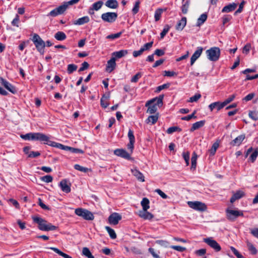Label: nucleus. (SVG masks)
<instances>
[{"label": "nucleus", "instance_id": "nucleus-11", "mask_svg": "<svg viewBox=\"0 0 258 258\" xmlns=\"http://www.w3.org/2000/svg\"><path fill=\"white\" fill-rule=\"evenodd\" d=\"M164 95H160L158 97H155L148 101L145 104V106H148L150 104H154L157 106L160 107L163 105V99Z\"/></svg>", "mask_w": 258, "mask_h": 258}, {"label": "nucleus", "instance_id": "nucleus-20", "mask_svg": "<svg viewBox=\"0 0 258 258\" xmlns=\"http://www.w3.org/2000/svg\"><path fill=\"white\" fill-rule=\"evenodd\" d=\"M224 106V105L223 102H215L210 104L209 105V108L210 109L211 111H212L213 109H217L218 111L220 110L222 108H223Z\"/></svg>", "mask_w": 258, "mask_h": 258}, {"label": "nucleus", "instance_id": "nucleus-57", "mask_svg": "<svg viewBox=\"0 0 258 258\" xmlns=\"http://www.w3.org/2000/svg\"><path fill=\"white\" fill-rule=\"evenodd\" d=\"M170 247L178 251L183 252L186 250V248L178 245H171Z\"/></svg>", "mask_w": 258, "mask_h": 258}, {"label": "nucleus", "instance_id": "nucleus-60", "mask_svg": "<svg viewBox=\"0 0 258 258\" xmlns=\"http://www.w3.org/2000/svg\"><path fill=\"white\" fill-rule=\"evenodd\" d=\"M127 136H128L130 141L135 142V136L134 135V132L132 130H131V129L129 130V131L128 132Z\"/></svg>", "mask_w": 258, "mask_h": 258}, {"label": "nucleus", "instance_id": "nucleus-22", "mask_svg": "<svg viewBox=\"0 0 258 258\" xmlns=\"http://www.w3.org/2000/svg\"><path fill=\"white\" fill-rule=\"evenodd\" d=\"M109 93L107 95L103 94L100 100V105L103 108H106L108 106L109 103L108 102V100L109 99Z\"/></svg>", "mask_w": 258, "mask_h": 258}, {"label": "nucleus", "instance_id": "nucleus-16", "mask_svg": "<svg viewBox=\"0 0 258 258\" xmlns=\"http://www.w3.org/2000/svg\"><path fill=\"white\" fill-rule=\"evenodd\" d=\"M203 50L202 47H198L197 49L195 51L190 58V65L194 64L196 60L200 57Z\"/></svg>", "mask_w": 258, "mask_h": 258}, {"label": "nucleus", "instance_id": "nucleus-62", "mask_svg": "<svg viewBox=\"0 0 258 258\" xmlns=\"http://www.w3.org/2000/svg\"><path fill=\"white\" fill-rule=\"evenodd\" d=\"M89 67V63L86 61H84L82 63L81 67L79 69V72L84 71V70L87 69Z\"/></svg>", "mask_w": 258, "mask_h": 258}, {"label": "nucleus", "instance_id": "nucleus-6", "mask_svg": "<svg viewBox=\"0 0 258 258\" xmlns=\"http://www.w3.org/2000/svg\"><path fill=\"white\" fill-rule=\"evenodd\" d=\"M75 213L78 216L82 217L86 220H93L94 216L93 213L89 210L79 208L75 209Z\"/></svg>", "mask_w": 258, "mask_h": 258}, {"label": "nucleus", "instance_id": "nucleus-35", "mask_svg": "<svg viewBox=\"0 0 258 258\" xmlns=\"http://www.w3.org/2000/svg\"><path fill=\"white\" fill-rule=\"evenodd\" d=\"M45 144H47V145L51 147H56L61 150L63 146V145L61 144L58 143L54 141H49V140L48 141L45 142Z\"/></svg>", "mask_w": 258, "mask_h": 258}, {"label": "nucleus", "instance_id": "nucleus-37", "mask_svg": "<svg viewBox=\"0 0 258 258\" xmlns=\"http://www.w3.org/2000/svg\"><path fill=\"white\" fill-rule=\"evenodd\" d=\"M197 155L196 153V152H194L191 159V169H195L197 166Z\"/></svg>", "mask_w": 258, "mask_h": 258}, {"label": "nucleus", "instance_id": "nucleus-1", "mask_svg": "<svg viewBox=\"0 0 258 258\" xmlns=\"http://www.w3.org/2000/svg\"><path fill=\"white\" fill-rule=\"evenodd\" d=\"M32 218L34 223L38 224V227L41 231H53L57 229L56 226L52 225L51 223H47L45 219L40 217L33 216Z\"/></svg>", "mask_w": 258, "mask_h": 258}, {"label": "nucleus", "instance_id": "nucleus-4", "mask_svg": "<svg viewBox=\"0 0 258 258\" xmlns=\"http://www.w3.org/2000/svg\"><path fill=\"white\" fill-rule=\"evenodd\" d=\"M226 218L231 222H234L239 217L243 216L242 211L232 210L228 208L225 210Z\"/></svg>", "mask_w": 258, "mask_h": 258}, {"label": "nucleus", "instance_id": "nucleus-17", "mask_svg": "<svg viewBox=\"0 0 258 258\" xmlns=\"http://www.w3.org/2000/svg\"><path fill=\"white\" fill-rule=\"evenodd\" d=\"M132 173L141 182L145 181V177L136 167L131 169Z\"/></svg>", "mask_w": 258, "mask_h": 258}, {"label": "nucleus", "instance_id": "nucleus-52", "mask_svg": "<svg viewBox=\"0 0 258 258\" xmlns=\"http://www.w3.org/2000/svg\"><path fill=\"white\" fill-rule=\"evenodd\" d=\"M41 180H42L46 183H49V182H51L52 181L53 178H52V176H51L50 175H47L41 177Z\"/></svg>", "mask_w": 258, "mask_h": 258}, {"label": "nucleus", "instance_id": "nucleus-28", "mask_svg": "<svg viewBox=\"0 0 258 258\" xmlns=\"http://www.w3.org/2000/svg\"><path fill=\"white\" fill-rule=\"evenodd\" d=\"M128 53L127 50H120L118 51H115L112 53V55L113 57H115V58H120L126 55Z\"/></svg>", "mask_w": 258, "mask_h": 258}, {"label": "nucleus", "instance_id": "nucleus-29", "mask_svg": "<svg viewBox=\"0 0 258 258\" xmlns=\"http://www.w3.org/2000/svg\"><path fill=\"white\" fill-rule=\"evenodd\" d=\"M90 19L88 16H84L75 21L74 22L75 25H82L89 22Z\"/></svg>", "mask_w": 258, "mask_h": 258}, {"label": "nucleus", "instance_id": "nucleus-58", "mask_svg": "<svg viewBox=\"0 0 258 258\" xmlns=\"http://www.w3.org/2000/svg\"><path fill=\"white\" fill-rule=\"evenodd\" d=\"M201 97L200 94H196L194 96L191 97L188 100L189 102H194L197 101Z\"/></svg>", "mask_w": 258, "mask_h": 258}, {"label": "nucleus", "instance_id": "nucleus-21", "mask_svg": "<svg viewBox=\"0 0 258 258\" xmlns=\"http://www.w3.org/2000/svg\"><path fill=\"white\" fill-rule=\"evenodd\" d=\"M186 24V18L183 17L179 21L175 27L176 30L177 31H181L183 29Z\"/></svg>", "mask_w": 258, "mask_h": 258}, {"label": "nucleus", "instance_id": "nucleus-59", "mask_svg": "<svg viewBox=\"0 0 258 258\" xmlns=\"http://www.w3.org/2000/svg\"><path fill=\"white\" fill-rule=\"evenodd\" d=\"M235 97V95L233 94L231 95L229 98L226 99L224 102H223L224 106H225L226 105H227L228 103H230L231 101H232L234 99Z\"/></svg>", "mask_w": 258, "mask_h": 258}, {"label": "nucleus", "instance_id": "nucleus-15", "mask_svg": "<svg viewBox=\"0 0 258 258\" xmlns=\"http://www.w3.org/2000/svg\"><path fill=\"white\" fill-rule=\"evenodd\" d=\"M121 218V216L118 213H113L109 216L108 220L109 224L115 225L118 223Z\"/></svg>", "mask_w": 258, "mask_h": 258}, {"label": "nucleus", "instance_id": "nucleus-24", "mask_svg": "<svg viewBox=\"0 0 258 258\" xmlns=\"http://www.w3.org/2000/svg\"><path fill=\"white\" fill-rule=\"evenodd\" d=\"M245 139L244 135H241L237 137H236L234 140H233L230 143L231 145L233 146H239L242 141Z\"/></svg>", "mask_w": 258, "mask_h": 258}, {"label": "nucleus", "instance_id": "nucleus-51", "mask_svg": "<svg viewBox=\"0 0 258 258\" xmlns=\"http://www.w3.org/2000/svg\"><path fill=\"white\" fill-rule=\"evenodd\" d=\"M142 76V74L141 72L138 73L136 75H135L134 76L132 77L131 79V81L132 83H137L139 79L141 78Z\"/></svg>", "mask_w": 258, "mask_h": 258}, {"label": "nucleus", "instance_id": "nucleus-41", "mask_svg": "<svg viewBox=\"0 0 258 258\" xmlns=\"http://www.w3.org/2000/svg\"><path fill=\"white\" fill-rule=\"evenodd\" d=\"M82 253L88 258H94V256L92 254L90 250L87 247H84L83 248Z\"/></svg>", "mask_w": 258, "mask_h": 258}, {"label": "nucleus", "instance_id": "nucleus-45", "mask_svg": "<svg viewBox=\"0 0 258 258\" xmlns=\"http://www.w3.org/2000/svg\"><path fill=\"white\" fill-rule=\"evenodd\" d=\"M122 33V32H119L115 34H111L106 36V39H115L120 37Z\"/></svg>", "mask_w": 258, "mask_h": 258}, {"label": "nucleus", "instance_id": "nucleus-25", "mask_svg": "<svg viewBox=\"0 0 258 258\" xmlns=\"http://www.w3.org/2000/svg\"><path fill=\"white\" fill-rule=\"evenodd\" d=\"M105 5L109 8L115 9L118 8V3L116 0H108L105 3Z\"/></svg>", "mask_w": 258, "mask_h": 258}, {"label": "nucleus", "instance_id": "nucleus-9", "mask_svg": "<svg viewBox=\"0 0 258 258\" xmlns=\"http://www.w3.org/2000/svg\"><path fill=\"white\" fill-rule=\"evenodd\" d=\"M187 204L190 208L197 211H204L207 209L206 205L201 202H188Z\"/></svg>", "mask_w": 258, "mask_h": 258}, {"label": "nucleus", "instance_id": "nucleus-46", "mask_svg": "<svg viewBox=\"0 0 258 258\" xmlns=\"http://www.w3.org/2000/svg\"><path fill=\"white\" fill-rule=\"evenodd\" d=\"M170 29V26L168 25H166L162 31L160 33V37L161 39L163 38L164 36L166 35V34L168 33Z\"/></svg>", "mask_w": 258, "mask_h": 258}, {"label": "nucleus", "instance_id": "nucleus-61", "mask_svg": "<svg viewBox=\"0 0 258 258\" xmlns=\"http://www.w3.org/2000/svg\"><path fill=\"white\" fill-rule=\"evenodd\" d=\"M38 204L39 205V206L43 209L44 210H49V208L46 205H45L42 202V200L40 199V198H39L38 199Z\"/></svg>", "mask_w": 258, "mask_h": 258}, {"label": "nucleus", "instance_id": "nucleus-55", "mask_svg": "<svg viewBox=\"0 0 258 258\" xmlns=\"http://www.w3.org/2000/svg\"><path fill=\"white\" fill-rule=\"evenodd\" d=\"M153 41H151L145 44L141 48L144 51L149 50L153 46Z\"/></svg>", "mask_w": 258, "mask_h": 258}, {"label": "nucleus", "instance_id": "nucleus-2", "mask_svg": "<svg viewBox=\"0 0 258 258\" xmlns=\"http://www.w3.org/2000/svg\"><path fill=\"white\" fill-rule=\"evenodd\" d=\"M21 138L25 140L38 141L43 142L48 141L49 139L48 136L41 133H30L25 135H21Z\"/></svg>", "mask_w": 258, "mask_h": 258}, {"label": "nucleus", "instance_id": "nucleus-63", "mask_svg": "<svg viewBox=\"0 0 258 258\" xmlns=\"http://www.w3.org/2000/svg\"><path fill=\"white\" fill-rule=\"evenodd\" d=\"M135 142L130 141L129 143L127 145V148L128 150L130 151V154H132L133 152V150L134 149V143Z\"/></svg>", "mask_w": 258, "mask_h": 258}, {"label": "nucleus", "instance_id": "nucleus-30", "mask_svg": "<svg viewBox=\"0 0 258 258\" xmlns=\"http://www.w3.org/2000/svg\"><path fill=\"white\" fill-rule=\"evenodd\" d=\"M150 201L147 198H144L141 201V204L143 208V210L147 211L149 209Z\"/></svg>", "mask_w": 258, "mask_h": 258}, {"label": "nucleus", "instance_id": "nucleus-12", "mask_svg": "<svg viewBox=\"0 0 258 258\" xmlns=\"http://www.w3.org/2000/svg\"><path fill=\"white\" fill-rule=\"evenodd\" d=\"M114 154L117 156L120 157L126 160H131V157L130 153H128L125 149H116L114 150Z\"/></svg>", "mask_w": 258, "mask_h": 258}, {"label": "nucleus", "instance_id": "nucleus-38", "mask_svg": "<svg viewBox=\"0 0 258 258\" xmlns=\"http://www.w3.org/2000/svg\"><path fill=\"white\" fill-rule=\"evenodd\" d=\"M103 3L102 1H99L94 3L91 6V8L95 11H98L101 9Z\"/></svg>", "mask_w": 258, "mask_h": 258}, {"label": "nucleus", "instance_id": "nucleus-40", "mask_svg": "<svg viewBox=\"0 0 258 258\" xmlns=\"http://www.w3.org/2000/svg\"><path fill=\"white\" fill-rule=\"evenodd\" d=\"M105 228L106 230V231L108 232V233L111 239H115L116 238V234L114 230L113 229L111 228L109 226H106Z\"/></svg>", "mask_w": 258, "mask_h": 258}, {"label": "nucleus", "instance_id": "nucleus-39", "mask_svg": "<svg viewBox=\"0 0 258 258\" xmlns=\"http://www.w3.org/2000/svg\"><path fill=\"white\" fill-rule=\"evenodd\" d=\"M219 146V144L217 142H215L213 144L211 148L209 150V152L211 156H213L215 154L216 150L218 148Z\"/></svg>", "mask_w": 258, "mask_h": 258}, {"label": "nucleus", "instance_id": "nucleus-26", "mask_svg": "<svg viewBox=\"0 0 258 258\" xmlns=\"http://www.w3.org/2000/svg\"><path fill=\"white\" fill-rule=\"evenodd\" d=\"M205 122L206 121L205 120H203L193 123L190 129V131L192 132L194 131L203 127L205 125Z\"/></svg>", "mask_w": 258, "mask_h": 258}, {"label": "nucleus", "instance_id": "nucleus-53", "mask_svg": "<svg viewBox=\"0 0 258 258\" xmlns=\"http://www.w3.org/2000/svg\"><path fill=\"white\" fill-rule=\"evenodd\" d=\"M196 113V111L195 110L194 111V112L191 114L188 115L186 116L182 117L181 118V119L182 120H189L191 118H196L197 116H195V114Z\"/></svg>", "mask_w": 258, "mask_h": 258}, {"label": "nucleus", "instance_id": "nucleus-13", "mask_svg": "<svg viewBox=\"0 0 258 258\" xmlns=\"http://www.w3.org/2000/svg\"><path fill=\"white\" fill-rule=\"evenodd\" d=\"M0 83L12 93L15 94L17 92L16 88L3 77H0Z\"/></svg>", "mask_w": 258, "mask_h": 258}, {"label": "nucleus", "instance_id": "nucleus-34", "mask_svg": "<svg viewBox=\"0 0 258 258\" xmlns=\"http://www.w3.org/2000/svg\"><path fill=\"white\" fill-rule=\"evenodd\" d=\"M158 115L157 114L149 116L146 120L147 123H151V124H155L158 120Z\"/></svg>", "mask_w": 258, "mask_h": 258}, {"label": "nucleus", "instance_id": "nucleus-49", "mask_svg": "<svg viewBox=\"0 0 258 258\" xmlns=\"http://www.w3.org/2000/svg\"><path fill=\"white\" fill-rule=\"evenodd\" d=\"M169 86H170L169 83L164 84L162 85L159 86L156 88V90L155 92L157 93H159L161 90H162L164 89H167V88H169Z\"/></svg>", "mask_w": 258, "mask_h": 258}, {"label": "nucleus", "instance_id": "nucleus-64", "mask_svg": "<svg viewBox=\"0 0 258 258\" xmlns=\"http://www.w3.org/2000/svg\"><path fill=\"white\" fill-rule=\"evenodd\" d=\"M155 191L164 199H166L168 198V196L160 189H156Z\"/></svg>", "mask_w": 258, "mask_h": 258}, {"label": "nucleus", "instance_id": "nucleus-10", "mask_svg": "<svg viewBox=\"0 0 258 258\" xmlns=\"http://www.w3.org/2000/svg\"><path fill=\"white\" fill-rule=\"evenodd\" d=\"M66 10V6L60 5L59 7L51 11L46 15L48 17H55L59 15L62 14Z\"/></svg>", "mask_w": 258, "mask_h": 258}, {"label": "nucleus", "instance_id": "nucleus-48", "mask_svg": "<svg viewBox=\"0 0 258 258\" xmlns=\"http://www.w3.org/2000/svg\"><path fill=\"white\" fill-rule=\"evenodd\" d=\"M247 246L248 250L251 252V254H255L257 253V250L254 245L250 242L247 243Z\"/></svg>", "mask_w": 258, "mask_h": 258}, {"label": "nucleus", "instance_id": "nucleus-23", "mask_svg": "<svg viewBox=\"0 0 258 258\" xmlns=\"http://www.w3.org/2000/svg\"><path fill=\"white\" fill-rule=\"evenodd\" d=\"M244 196V193L242 191L238 190L234 193L230 198V202L233 203L236 200H239Z\"/></svg>", "mask_w": 258, "mask_h": 258}, {"label": "nucleus", "instance_id": "nucleus-50", "mask_svg": "<svg viewBox=\"0 0 258 258\" xmlns=\"http://www.w3.org/2000/svg\"><path fill=\"white\" fill-rule=\"evenodd\" d=\"M74 168L76 170H77L83 172H87L89 170V169L88 168L83 167L79 164L75 165Z\"/></svg>", "mask_w": 258, "mask_h": 258}, {"label": "nucleus", "instance_id": "nucleus-42", "mask_svg": "<svg viewBox=\"0 0 258 258\" xmlns=\"http://www.w3.org/2000/svg\"><path fill=\"white\" fill-rule=\"evenodd\" d=\"M181 131V129L180 127H179L178 126H171V127H169L167 129L166 132L168 134H171L175 132H180Z\"/></svg>", "mask_w": 258, "mask_h": 258}, {"label": "nucleus", "instance_id": "nucleus-54", "mask_svg": "<svg viewBox=\"0 0 258 258\" xmlns=\"http://www.w3.org/2000/svg\"><path fill=\"white\" fill-rule=\"evenodd\" d=\"M258 156V149H255L254 152L251 154L249 159L252 162H254Z\"/></svg>", "mask_w": 258, "mask_h": 258}, {"label": "nucleus", "instance_id": "nucleus-44", "mask_svg": "<svg viewBox=\"0 0 258 258\" xmlns=\"http://www.w3.org/2000/svg\"><path fill=\"white\" fill-rule=\"evenodd\" d=\"M147 107H148V108L147 112L149 113L150 114L155 113L157 110V108L156 106V105H154V104H150Z\"/></svg>", "mask_w": 258, "mask_h": 258}, {"label": "nucleus", "instance_id": "nucleus-31", "mask_svg": "<svg viewBox=\"0 0 258 258\" xmlns=\"http://www.w3.org/2000/svg\"><path fill=\"white\" fill-rule=\"evenodd\" d=\"M165 11H166V9H163L161 8L157 9L155 11L154 14V18L155 21H158L160 19L162 13Z\"/></svg>", "mask_w": 258, "mask_h": 258}, {"label": "nucleus", "instance_id": "nucleus-27", "mask_svg": "<svg viewBox=\"0 0 258 258\" xmlns=\"http://www.w3.org/2000/svg\"><path fill=\"white\" fill-rule=\"evenodd\" d=\"M237 7V4L235 3L230 4L225 6L222 10L223 13H229L234 11Z\"/></svg>", "mask_w": 258, "mask_h": 258}, {"label": "nucleus", "instance_id": "nucleus-36", "mask_svg": "<svg viewBox=\"0 0 258 258\" xmlns=\"http://www.w3.org/2000/svg\"><path fill=\"white\" fill-rule=\"evenodd\" d=\"M249 117L253 120H258V111L257 110H250L248 112Z\"/></svg>", "mask_w": 258, "mask_h": 258}, {"label": "nucleus", "instance_id": "nucleus-14", "mask_svg": "<svg viewBox=\"0 0 258 258\" xmlns=\"http://www.w3.org/2000/svg\"><path fill=\"white\" fill-rule=\"evenodd\" d=\"M59 186L62 191L66 193H69L71 191V183L66 179L61 180L59 183Z\"/></svg>", "mask_w": 258, "mask_h": 258}, {"label": "nucleus", "instance_id": "nucleus-43", "mask_svg": "<svg viewBox=\"0 0 258 258\" xmlns=\"http://www.w3.org/2000/svg\"><path fill=\"white\" fill-rule=\"evenodd\" d=\"M77 66L75 64H70L68 66L67 72L69 74L73 73L77 69Z\"/></svg>", "mask_w": 258, "mask_h": 258}, {"label": "nucleus", "instance_id": "nucleus-19", "mask_svg": "<svg viewBox=\"0 0 258 258\" xmlns=\"http://www.w3.org/2000/svg\"><path fill=\"white\" fill-rule=\"evenodd\" d=\"M116 67L115 58L112 57L107 61L106 70L108 72H111Z\"/></svg>", "mask_w": 258, "mask_h": 258}, {"label": "nucleus", "instance_id": "nucleus-32", "mask_svg": "<svg viewBox=\"0 0 258 258\" xmlns=\"http://www.w3.org/2000/svg\"><path fill=\"white\" fill-rule=\"evenodd\" d=\"M54 38L57 40L62 41L66 39L67 36L64 32L58 31L55 34Z\"/></svg>", "mask_w": 258, "mask_h": 258}, {"label": "nucleus", "instance_id": "nucleus-5", "mask_svg": "<svg viewBox=\"0 0 258 258\" xmlns=\"http://www.w3.org/2000/svg\"><path fill=\"white\" fill-rule=\"evenodd\" d=\"M37 50L41 54H43L44 52L45 42L41 38L39 35L34 34L32 39Z\"/></svg>", "mask_w": 258, "mask_h": 258}, {"label": "nucleus", "instance_id": "nucleus-8", "mask_svg": "<svg viewBox=\"0 0 258 258\" xmlns=\"http://www.w3.org/2000/svg\"><path fill=\"white\" fill-rule=\"evenodd\" d=\"M117 18V14L115 12H106L101 15V19L105 22L112 23L114 22Z\"/></svg>", "mask_w": 258, "mask_h": 258}, {"label": "nucleus", "instance_id": "nucleus-3", "mask_svg": "<svg viewBox=\"0 0 258 258\" xmlns=\"http://www.w3.org/2000/svg\"><path fill=\"white\" fill-rule=\"evenodd\" d=\"M207 58L212 61H217L220 56V49L218 47H213L206 51Z\"/></svg>", "mask_w": 258, "mask_h": 258}, {"label": "nucleus", "instance_id": "nucleus-7", "mask_svg": "<svg viewBox=\"0 0 258 258\" xmlns=\"http://www.w3.org/2000/svg\"><path fill=\"white\" fill-rule=\"evenodd\" d=\"M203 241L216 252H219L221 250V247L220 244L215 240L213 239L212 237L204 238Z\"/></svg>", "mask_w": 258, "mask_h": 258}, {"label": "nucleus", "instance_id": "nucleus-47", "mask_svg": "<svg viewBox=\"0 0 258 258\" xmlns=\"http://www.w3.org/2000/svg\"><path fill=\"white\" fill-rule=\"evenodd\" d=\"M140 2L139 1H137L135 2V5L132 9V12L134 15L136 14L139 11Z\"/></svg>", "mask_w": 258, "mask_h": 258}, {"label": "nucleus", "instance_id": "nucleus-33", "mask_svg": "<svg viewBox=\"0 0 258 258\" xmlns=\"http://www.w3.org/2000/svg\"><path fill=\"white\" fill-rule=\"evenodd\" d=\"M207 15L205 13L202 14L198 19L197 26H200L202 25L207 19Z\"/></svg>", "mask_w": 258, "mask_h": 258}, {"label": "nucleus", "instance_id": "nucleus-18", "mask_svg": "<svg viewBox=\"0 0 258 258\" xmlns=\"http://www.w3.org/2000/svg\"><path fill=\"white\" fill-rule=\"evenodd\" d=\"M138 215L144 220H151L154 217V215L152 213L144 210L139 211Z\"/></svg>", "mask_w": 258, "mask_h": 258}, {"label": "nucleus", "instance_id": "nucleus-56", "mask_svg": "<svg viewBox=\"0 0 258 258\" xmlns=\"http://www.w3.org/2000/svg\"><path fill=\"white\" fill-rule=\"evenodd\" d=\"M182 157L185 161L186 166H188L189 164V153L188 152H183Z\"/></svg>", "mask_w": 258, "mask_h": 258}]
</instances>
